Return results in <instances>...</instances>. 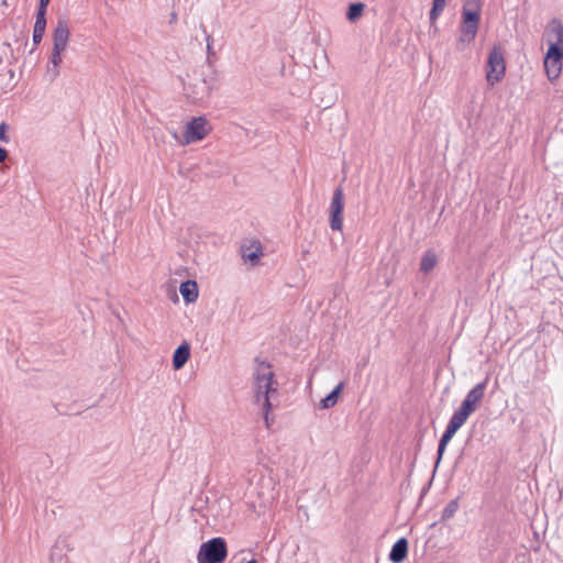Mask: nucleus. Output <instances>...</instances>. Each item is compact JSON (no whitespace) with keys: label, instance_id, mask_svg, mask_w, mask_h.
Returning a JSON list of instances; mask_svg holds the SVG:
<instances>
[{"label":"nucleus","instance_id":"obj_6","mask_svg":"<svg viewBox=\"0 0 563 563\" xmlns=\"http://www.w3.org/2000/svg\"><path fill=\"white\" fill-rule=\"evenodd\" d=\"M506 73V62L501 47L494 45L487 58L486 79L490 86L499 82Z\"/></svg>","mask_w":563,"mask_h":563},{"label":"nucleus","instance_id":"obj_20","mask_svg":"<svg viewBox=\"0 0 563 563\" xmlns=\"http://www.w3.org/2000/svg\"><path fill=\"white\" fill-rule=\"evenodd\" d=\"M437 264V255L433 251L429 250L423 253L420 262V271L423 273H429L434 268Z\"/></svg>","mask_w":563,"mask_h":563},{"label":"nucleus","instance_id":"obj_10","mask_svg":"<svg viewBox=\"0 0 563 563\" xmlns=\"http://www.w3.org/2000/svg\"><path fill=\"white\" fill-rule=\"evenodd\" d=\"M463 424H448V428L446 430L444 431V433L442 434L441 439H440V442H439V445H438V452H437V460H435V463H434V468H437L443 457V454L445 452V449L449 444V442L451 441V439L454 437V434L457 432V430L462 427Z\"/></svg>","mask_w":563,"mask_h":563},{"label":"nucleus","instance_id":"obj_17","mask_svg":"<svg viewBox=\"0 0 563 563\" xmlns=\"http://www.w3.org/2000/svg\"><path fill=\"white\" fill-rule=\"evenodd\" d=\"M344 388V382H340L324 398L320 401V408H332L339 400L340 394Z\"/></svg>","mask_w":563,"mask_h":563},{"label":"nucleus","instance_id":"obj_31","mask_svg":"<svg viewBox=\"0 0 563 563\" xmlns=\"http://www.w3.org/2000/svg\"><path fill=\"white\" fill-rule=\"evenodd\" d=\"M246 563H257V561L255 559H252V560L247 561Z\"/></svg>","mask_w":563,"mask_h":563},{"label":"nucleus","instance_id":"obj_22","mask_svg":"<svg viewBox=\"0 0 563 563\" xmlns=\"http://www.w3.org/2000/svg\"><path fill=\"white\" fill-rule=\"evenodd\" d=\"M365 4L362 2L350 3L346 12V19L351 22L356 21L363 13Z\"/></svg>","mask_w":563,"mask_h":563},{"label":"nucleus","instance_id":"obj_5","mask_svg":"<svg viewBox=\"0 0 563 563\" xmlns=\"http://www.w3.org/2000/svg\"><path fill=\"white\" fill-rule=\"evenodd\" d=\"M228 556V545L223 538L214 537L201 543L197 561L198 563H223Z\"/></svg>","mask_w":563,"mask_h":563},{"label":"nucleus","instance_id":"obj_12","mask_svg":"<svg viewBox=\"0 0 563 563\" xmlns=\"http://www.w3.org/2000/svg\"><path fill=\"white\" fill-rule=\"evenodd\" d=\"M545 35L548 43H563V23L560 19L553 18L547 25Z\"/></svg>","mask_w":563,"mask_h":563},{"label":"nucleus","instance_id":"obj_1","mask_svg":"<svg viewBox=\"0 0 563 563\" xmlns=\"http://www.w3.org/2000/svg\"><path fill=\"white\" fill-rule=\"evenodd\" d=\"M481 0H465L462 8V23L460 27V37L457 40V49L462 51L465 45L472 43L477 34L481 21Z\"/></svg>","mask_w":563,"mask_h":563},{"label":"nucleus","instance_id":"obj_25","mask_svg":"<svg viewBox=\"0 0 563 563\" xmlns=\"http://www.w3.org/2000/svg\"><path fill=\"white\" fill-rule=\"evenodd\" d=\"M200 27L202 29V32L205 33V40L207 42V51H208V55H213L214 52L212 49V37L210 34L207 33V30L206 27L201 24Z\"/></svg>","mask_w":563,"mask_h":563},{"label":"nucleus","instance_id":"obj_19","mask_svg":"<svg viewBox=\"0 0 563 563\" xmlns=\"http://www.w3.org/2000/svg\"><path fill=\"white\" fill-rule=\"evenodd\" d=\"M544 68L549 80L553 81L561 74L562 62H554L552 59H548L547 57H544Z\"/></svg>","mask_w":563,"mask_h":563},{"label":"nucleus","instance_id":"obj_8","mask_svg":"<svg viewBox=\"0 0 563 563\" xmlns=\"http://www.w3.org/2000/svg\"><path fill=\"white\" fill-rule=\"evenodd\" d=\"M344 194L341 187L333 191L329 209V223L333 231H342L343 228Z\"/></svg>","mask_w":563,"mask_h":563},{"label":"nucleus","instance_id":"obj_23","mask_svg":"<svg viewBox=\"0 0 563 563\" xmlns=\"http://www.w3.org/2000/svg\"><path fill=\"white\" fill-rule=\"evenodd\" d=\"M457 509H459V500L457 499L450 500L442 511L441 520L446 521V520L451 519L452 517H454Z\"/></svg>","mask_w":563,"mask_h":563},{"label":"nucleus","instance_id":"obj_11","mask_svg":"<svg viewBox=\"0 0 563 563\" xmlns=\"http://www.w3.org/2000/svg\"><path fill=\"white\" fill-rule=\"evenodd\" d=\"M408 540L406 538L398 539L389 552V561L393 563H402L408 555Z\"/></svg>","mask_w":563,"mask_h":563},{"label":"nucleus","instance_id":"obj_15","mask_svg":"<svg viewBox=\"0 0 563 563\" xmlns=\"http://www.w3.org/2000/svg\"><path fill=\"white\" fill-rule=\"evenodd\" d=\"M179 291L187 303H192L198 298V285L196 280L188 279L180 284Z\"/></svg>","mask_w":563,"mask_h":563},{"label":"nucleus","instance_id":"obj_21","mask_svg":"<svg viewBox=\"0 0 563 563\" xmlns=\"http://www.w3.org/2000/svg\"><path fill=\"white\" fill-rule=\"evenodd\" d=\"M548 51L545 57L554 62H562L563 59V43H548Z\"/></svg>","mask_w":563,"mask_h":563},{"label":"nucleus","instance_id":"obj_27","mask_svg":"<svg viewBox=\"0 0 563 563\" xmlns=\"http://www.w3.org/2000/svg\"><path fill=\"white\" fill-rule=\"evenodd\" d=\"M60 543H62L60 541H57V542L54 544L53 549H52V552H51V559H52L53 561L55 560V558H56V556L58 558V560H59V561L62 560L63 554H62V553H60V554H58V553H57V550L60 548Z\"/></svg>","mask_w":563,"mask_h":563},{"label":"nucleus","instance_id":"obj_26","mask_svg":"<svg viewBox=\"0 0 563 563\" xmlns=\"http://www.w3.org/2000/svg\"><path fill=\"white\" fill-rule=\"evenodd\" d=\"M8 128L9 126L5 122L0 123V142L8 143L10 141L9 136L7 135Z\"/></svg>","mask_w":563,"mask_h":563},{"label":"nucleus","instance_id":"obj_2","mask_svg":"<svg viewBox=\"0 0 563 563\" xmlns=\"http://www.w3.org/2000/svg\"><path fill=\"white\" fill-rule=\"evenodd\" d=\"M258 367L255 374V398L256 402L263 404L264 407V422H268V413L271 409V397L273 394H276L277 390L272 387L274 373L271 371V364L266 361H260Z\"/></svg>","mask_w":563,"mask_h":563},{"label":"nucleus","instance_id":"obj_7","mask_svg":"<svg viewBox=\"0 0 563 563\" xmlns=\"http://www.w3.org/2000/svg\"><path fill=\"white\" fill-rule=\"evenodd\" d=\"M210 130V124L205 117L194 118L186 124L184 140L181 143L186 145L192 142L201 141L209 134Z\"/></svg>","mask_w":563,"mask_h":563},{"label":"nucleus","instance_id":"obj_3","mask_svg":"<svg viewBox=\"0 0 563 563\" xmlns=\"http://www.w3.org/2000/svg\"><path fill=\"white\" fill-rule=\"evenodd\" d=\"M216 81L214 73L201 67L194 71L189 84L185 86L186 95L194 102L201 101L210 96L211 91L216 87Z\"/></svg>","mask_w":563,"mask_h":563},{"label":"nucleus","instance_id":"obj_13","mask_svg":"<svg viewBox=\"0 0 563 563\" xmlns=\"http://www.w3.org/2000/svg\"><path fill=\"white\" fill-rule=\"evenodd\" d=\"M190 357V345L187 341H184L173 354V367L178 371L185 366Z\"/></svg>","mask_w":563,"mask_h":563},{"label":"nucleus","instance_id":"obj_4","mask_svg":"<svg viewBox=\"0 0 563 563\" xmlns=\"http://www.w3.org/2000/svg\"><path fill=\"white\" fill-rule=\"evenodd\" d=\"M488 378L476 384L466 395L460 408L455 410L449 422H465L468 417L477 409L478 404L482 401L487 387Z\"/></svg>","mask_w":563,"mask_h":563},{"label":"nucleus","instance_id":"obj_29","mask_svg":"<svg viewBox=\"0 0 563 563\" xmlns=\"http://www.w3.org/2000/svg\"><path fill=\"white\" fill-rule=\"evenodd\" d=\"M8 156V151L0 146V163L4 162Z\"/></svg>","mask_w":563,"mask_h":563},{"label":"nucleus","instance_id":"obj_28","mask_svg":"<svg viewBox=\"0 0 563 563\" xmlns=\"http://www.w3.org/2000/svg\"><path fill=\"white\" fill-rule=\"evenodd\" d=\"M51 0H38L37 10L47 11V7Z\"/></svg>","mask_w":563,"mask_h":563},{"label":"nucleus","instance_id":"obj_30","mask_svg":"<svg viewBox=\"0 0 563 563\" xmlns=\"http://www.w3.org/2000/svg\"><path fill=\"white\" fill-rule=\"evenodd\" d=\"M176 20H177V14L174 12V13H172V15H170L169 23H174V22H176Z\"/></svg>","mask_w":563,"mask_h":563},{"label":"nucleus","instance_id":"obj_14","mask_svg":"<svg viewBox=\"0 0 563 563\" xmlns=\"http://www.w3.org/2000/svg\"><path fill=\"white\" fill-rule=\"evenodd\" d=\"M46 30V11L37 10L36 11V20L33 29V44L34 46L38 45Z\"/></svg>","mask_w":563,"mask_h":563},{"label":"nucleus","instance_id":"obj_24","mask_svg":"<svg viewBox=\"0 0 563 563\" xmlns=\"http://www.w3.org/2000/svg\"><path fill=\"white\" fill-rule=\"evenodd\" d=\"M445 7V0H432V8L429 13L431 22L437 21Z\"/></svg>","mask_w":563,"mask_h":563},{"label":"nucleus","instance_id":"obj_18","mask_svg":"<svg viewBox=\"0 0 563 563\" xmlns=\"http://www.w3.org/2000/svg\"><path fill=\"white\" fill-rule=\"evenodd\" d=\"M65 49L53 47L49 65L47 66V74L52 76V79L56 78L59 74L58 66L62 63V53Z\"/></svg>","mask_w":563,"mask_h":563},{"label":"nucleus","instance_id":"obj_16","mask_svg":"<svg viewBox=\"0 0 563 563\" xmlns=\"http://www.w3.org/2000/svg\"><path fill=\"white\" fill-rule=\"evenodd\" d=\"M262 255L263 251L260 242H256L250 246H242V257L245 262H250L252 266L258 264Z\"/></svg>","mask_w":563,"mask_h":563},{"label":"nucleus","instance_id":"obj_9","mask_svg":"<svg viewBox=\"0 0 563 563\" xmlns=\"http://www.w3.org/2000/svg\"><path fill=\"white\" fill-rule=\"evenodd\" d=\"M52 36L53 47L66 49L70 37L68 19L66 16H59L57 19Z\"/></svg>","mask_w":563,"mask_h":563}]
</instances>
